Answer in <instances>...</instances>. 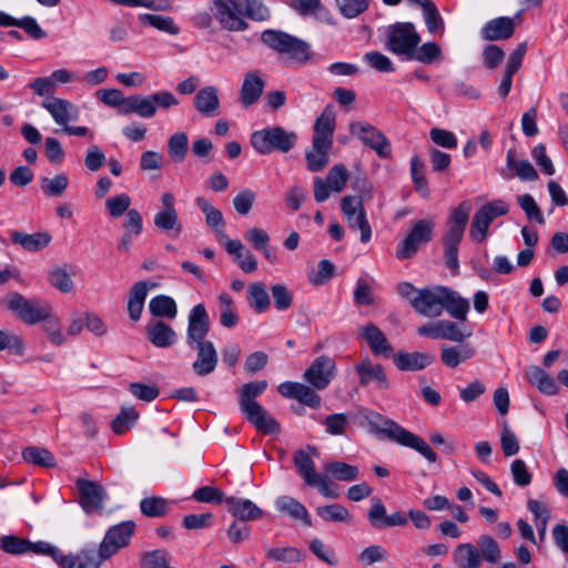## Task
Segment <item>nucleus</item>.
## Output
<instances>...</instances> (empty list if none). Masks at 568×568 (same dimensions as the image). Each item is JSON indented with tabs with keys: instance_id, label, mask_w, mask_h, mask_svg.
Returning a JSON list of instances; mask_svg holds the SVG:
<instances>
[{
	"instance_id": "nucleus-22",
	"label": "nucleus",
	"mask_w": 568,
	"mask_h": 568,
	"mask_svg": "<svg viewBox=\"0 0 568 568\" xmlns=\"http://www.w3.org/2000/svg\"><path fill=\"white\" fill-rule=\"evenodd\" d=\"M365 420L371 426L373 433L382 434L392 442H397L400 436L399 433L404 430L395 420L383 416L378 412L366 409L363 413Z\"/></svg>"
},
{
	"instance_id": "nucleus-11",
	"label": "nucleus",
	"mask_w": 568,
	"mask_h": 568,
	"mask_svg": "<svg viewBox=\"0 0 568 568\" xmlns=\"http://www.w3.org/2000/svg\"><path fill=\"white\" fill-rule=\"evenodd\" d=\"M9 310L16 312L18 316L28 325H34L52 313L51 305L43 300L39 298H26L19 293L11 295L9 303Z\"/></svg>"
},
{
	"instance_id": "nucleus-46",
	"label": "nucleus",
	"mask_w": 568,
	"mask_h": 568,
	"mask_svg": "<svg viewBox=\"0 0 568 568\" xmlns=\"http://www.w3.org/2000/svg\"><path fill=\"white\" fill-rule=\"evenodd\" d=\"M506 163L509 169L515 170L516 175L521 181H536L538 179V173L532 164L527 160L517 161L514 150L507 152Z\"/></svg>"
},
{
	"instance_id": "nucleus-24",
	"label": "nucleus",
	"mask_w": 568,
	"mask_h": 568,
	"mask_svg": "<svg viewBox=\"0 0 568 568\" xmlns=\"http://www.w3.org/2000/svg\"><path fill=\"white\" fill-rule=\"evenodd\" d=\"M155 287L156 283L148 281H139L133 284L128 298V313L131 321L138 322L141 318L148 291Z\"/></svg>"
},
{
	"instance_id": "nucleus-30",
	"label": "nucleus",
	"mask_w": 568,
	"mask_h": 568,
	"mask_svg": "<svg viewBox=\"0 0 568 568\" xmlns=\"http://www.w3.org/2000/svg\"><path fill=\"white\" fill-rule=\"evenodd\" d=\"M475 354V348L468 343L456 346L443 345L440 347V361L449 368H456L462 363L473 358Z\"/></svg>"
},
{
	"instance_id": "nucleus-62",
	"label": "nucleus",
	"mask_w": 568,
	"mask_h": 568,
	"mask_svg": "<svg viewBox=\"0 0 568 568\" xmlns=\"http://www.w3.org/2000/svg\"><path fill=\"white\" fill-rule=\"evenodd\" d=\"M49 283L63 293H69L73 290L74 284L68 274L67 270L60 266L53 267L48 274Z\"/></svg>"
},
{
	"instance_id": "nucleus-20",
	"label": "nucleus",
	"mask_w": 568,
	"mask_h": 568,
	"mask_svg": "<svg viewBox=\"0 0 568 568\" xmlns=\"http://www.w3.org/2000/svg\"><path fill=\"white\" fill-rule=\"evenodd\" d=\"M41 105L51 114L54 122L63 128L69 122L79 119V108L69 100L50 97L42 101Z\"/></svg>"
},
{
	"instance_id": "nucleus-48",
	"label": "nucleus",
	"mask_w": 568,
	"mask_h": 568,
	"mask_svg": "<svg viewBox=\"0 0 568 568\" xmlns=\"http://www.w3.org/2000/svg\"><path fill=\"white\" fill-rule=\"evenodd\" d=\"M139 19L143 24H148L172 36H175L180 32V28L175 24L171 17L142 13L139 16Z\"/></svg>"
},
{
	"instance_id": "nucleus-52",
	"label": "nucleus",
	"mask_w": 568,
	"mask_h": 568,
	"mask_svg": "<svg viewBox=\"0 0 568 568\" xmlns=\"http://www.w3.org/2000/svg\"><path fill=\"white\" fill-rule=\"evenodd\" d=\"M0 549L10 555H23L30 550V540L16 535L0 537Z\"/></svg>"
},
{
	"instance_id": "nucleus-36",
	"label": "nucleus",
	"mask_w": 568,
	"mask_h": 568,
	"mask_svg": "<svg viewBox=\"0 0 568 568\" xmlns=\"http://www.w3.org/2000/svg\"><path fill=\"white\" fill-rule=\"evenodd\" d=\"M399 435L400 436L396 442L397 444L416 450L429 463H435L437 460V454L420 436L405 428L399 433Z\"/></svg>"
},
{
	"instance_id": "nucleus-3",
	"label": "nucleus",
	"mask_w": 568,
	"mask_h": 568,
	"mask_svg": "<svg viewBox=\"0 0 568 568\" xmlns=\"http://www.w3.org/2000/svg\"><path fill=\"white\" fill-rule=\"evenodd\" d=\"M211 11L220 27L230 32L247 30V19L266 21L271 18L263 0H213Z\"/></svg>"
},
{
	"instance_id": "nucleus-23",
	"label": "nucleus",
	"mask_w": 568,
	"mask_h": 568,
	"mask_svg": "<svg viewBox=\"0 0 568 568\" xmlns=\"http://www.w3.org/2000/svg\"><path fill=\"white\" fill-rule=\"evenodd\" d=\"M515 32V21L509 17H498L487 21L480 30V37L486 41L507 40Z\"/></svg>"
},
{
	"instance_id": "nucleus-14",
	"label": "nucleus",
	"mask_w": 568,
	"mask_h": 568,
	"mask_svg": "<svg viewBox=\"0 0 568 568\" xmlns=\"http://www.w3.org/2000/svg\"><path fill=\"white\" fill-rule=\"evenodd\" d=\"M134 530L135 524L132 520L122 521L109 528L100 544L102 557L111 558L121 548L126 547L134 534Z\"/></svg>"
},
{
	"instance_id": "nucleus-2",
	"label": "nucleus",
	"mask_w": 568,
	"mask_h": 568,
	"mask_svg": "<svg viewBox=\"0 0 568 568\" xmlns=\"http://www.w3.org/2000/svg\"><path fill=\"white\" fill-rule=\"evenodd\" d=\"M412 307L426 317H438L446 311L459 321H465L469 311V303L456 291L437 285L425 287L410 298Z\"/></svg>"
},
{
	"instance_id": "nucleus-44",
	"label": "nucleus",
	"mask_w": 568,
	"mask_h": 568,
	"mask_svg": "<svg viewBox=\"0 0 568 568\" xmlns=\"http://www.w3.org/2000/svg\"><path fill=\"white\" fill-rule=\"evenodd\" d=\"M333 144L321 148L315 144V140L312 141V150L306 152V166L311 172L322 171L328 163V151Z\"/></svg>"
},
{
	"instance_id": "nucleus-34",
	"label": "nucleus",
	"mask_w": 568,
	"mask_h": 568,
	"mask_svg": "<svg viewBox=\"0 0 568 568\" xmlns=\"http://www.w3.org/2000/svg\"><path fill=\"white\" fill-rule=\"evenodd\" d=\"M10 237L13 244H18L29 252H38L44 248L51 241V236L45 232L27 234L20 231H12Z\"/></svg>"
},
{
	"instance_id": "nucleus-51",
	"label": "nucleus",
	"mask_w": 568,
	"mask_h": 568,
	"mask_svg": "<svg viewBox=\"0 0 568 568\" xmlns=\"http://www.w3.org/2000/svg\"><path fill=\"white\" fill-rule=\"evenodd\" d=\"M304 552L296 547L270 548L266 551V558L272 561L285 564L301 562L304 559Z\"/></svg>"
},
{
	"instance_id": "nucleus-13",
	"label": "nucleus",
	"mask_w": 568,
	"mask_h": 568,
	"mask_svg": "<svg viewBox=\"0 0 568 568\" xmlns=\"http://www.w3.org/2000/svg\"><path fill=\"white\" fill-rule=\"evenodd\" d=\"M349 132L357 136L366 146L371 148L376 154L386 159L392 153L390 143L382 131L367 122H354L349 124Z\"/></svg>"
},
{
	"instance_id": "nucleus-27",
	"label": "nucleus",
	"mask_w": 568,
	"mask_h": 568,
	"mask_svg": "<svg viewBox=\"0 0 568 568\" xmlns=\"http://www.w3.org/2000/svg\"><path fill=\"white\" fill-rule=\"evenodd\" d=\"M145 333L148 339L160 348H166L174 345L178 341V334L168 324L162 321H153L146 324Z\"/></svg>"
},
{
	"instance_id": "nucleus-61",
	"label": "nucleus",
	"mask_w": 568,
	"mask_h": 568,
	"mask_svg": "<svg viewBox=\"0 0 568 568\" xmlns=\"http://www.w3.org/2000/svg\"><path fill=\"white\" fill-rule=\"evenodd\" d=\"M42 328L48 336L49 341L54 346H61L65 343V336L61 331V323L57 316H53L52 313L48 316V318L43 320Z\"/></svg>"
},
{
	"instance_id": "nucleus-60",
	"label": "nucleus",
	"mask_w": 568,
	"mask_h": 568,
	"mask_svg": "<svg viewBox=\"0 0 568 568\" xmlns=\"http://www.w3.org/2000/svg\"><path fill=\"white\" fill-rule=\"evenodd\" d=\"M131 197L126 193H121L115 196H111L105 201V209L112 219H118L130 209Z\"/></svg>"
},
{
	"instance_id": "nucleus-32",
	"label": "nucleus",
	"mask_w": 568,
	"mask_h": 568,
	"mask_svg": "<svg viewBox=\"0 0 568 568\" xmlns=\"http://www.w3.org/2000/svg\"><path fill=\"white\" fill-rule=\"evenodd\" d=\"M264 81L260 77L257 71H250L245 74L240 100L244 106L254 104L262 95L264 89Z\"/></svg>"
},
{
	"instance_id": "nucleus-35",
	"label": "nucleus",
	"mask_w": 568,
	"mask_h": 568,
	"mask_svg": "<svg viewBox=\"0 0 568 568\" xmlns=\"http://www.w3.org/2000/svg\"><path fill=\"white\" fill-rule=\"evenodd\" d=\"M481 557L476 545L464 542L454 550V562L457 568H480Z\"/></svg>"
},
{
	"instance_id": "nucleus-40",
	"label": "nucleus",
	"mask_w": 568,
	"mask_h": 568,
	"mask_svg": "<svg viewBox=\"0 0 568 568\" xmlns=\"http://www.w3.org/2000/svg\"><path fill=\"white\" fill-rule=\"evenodd\" d=\"M294 465L300 476L308 484H315L320 475L315 470V464L311 454L304 449H297L293 456Z\"/></svg>"
},
{
	"instance_id": "nucleus-57",
	"label": "nucleus",
	"mask_w": 568,
	"mask_h": 568,
	"mask_svg": "<svg viewBox=\"0 0 568 568\" xmlns=\"http://www.w3.org/2000/svg\"><path fill=\"white\" fill-rule=\"evenodd\" d=\"M349 179L348 170L344 164L333 165L324 180L333 192L339 193L344 190Z\"/></svg>"
},
{
	"instance_id": "nucleus-19",
	"label": "nucleus",
	"mask_w": 568,
	"mask_h": 568,
	"mask_svg": "<svg viewBox=\"0 0 568 568\" xmlns=\"http://www.w3.org/2000/svg\"><path fill=\"white\" fill-rule=\"evenodd\" d=\"M354 369L359 377V385L365 387L375 383L378 389H387L389 382L384 367L381 364H374L369 357H364L354 365Z\"/></svg>"
},
{
	"instance_id": "nucleus-9",
	"label": "nucleus",
	"mask_w": 568,
	"mask_h": 568,
	"mask_svg": "<svg viewBox=\"0 0 568 568\" xmlns=\"http://www.w3.org/2000/svg\"><path fill=\"white\" fill-rule=\"evenodd\" d=\"M509 212V204L501 199L493 200L481 205L474 214L469 236L475 243L486 241L489 226L497 217L504 216Z\"/></svg>"
},
{
	"instance_id": "nucleus-18",
	"label": "nucleus",
	"mask_w": 568,
	"mask_h": 568,
	"mask_svg": "<svg viewBox=\"0 0 568 568\" xmlns=\"http://www.w3.org/2000/svg\"><path fill=\"white\" fill-rule=\"evenodd\" d=\"M210 332V316L205 305L200 303L194 305L187 317L186 345L199 341H205Z\"/></svg>"
},
{
	"instance_id": "nucleus-12",
	"label": "nucleus",
	"mask_w": 568,
	"mask_h": 568,
	"mask_svg": "<svg viewBox=\"0 0 568 568\" xmlns=\"http://www.w3.org/2000/svg\"><path fill=\"white\" fill-rule=\"evenodd\" d=\"M75 487L79 495V504L87 515L101 514L103 511L108 494L101 484L78 478Z\"/></svg>"
},
{
	"instance_id": "nucleus-59",
	"label": "nucleus",
	"mask_w": 568,
	"mask_h": 568,
	"mask_svg": "<svg viewBox=\"0 0 568 568\" xmlns=\"http://www.w3.org/2000/svg\"><path fill=\"white\" fill-rule=\"evenodd\" d=\"M197 207L204 213L205 222L210 227L224 226L222 212L214 207L205 197L195 199Z\"/></svg>"
},
{
	"instance_id": "nucleus-38",
	"label": "nucleus",
	"mask_w": 568,
	"mask_h": 568,
	"mask_svg": "<svg viewBox=\"0 0 568 568\" xmlns=\"http://www.w3.org/2000/svg\"><path fill=\"white\" fill-rule=\"evenodd\" d=\"M276 508L281 513L287 514L293 519L302 520L306 526L312 525L311 516L306 507L290 496H282L276 500Z\"/></svg>"
},
{
	"instance_id": "nucleus-55",
	"label": "nucleus",
	"mask_w": 568,
	"mask_h": 568,
	"mask_svg": "<svg viewBox=\"0 0 568 568\" xmlns=\"http://www.w3.org/2000/svg\"><path fill=\"white\" fill-rule=\"evenodd\" d=\"M442 58V50L435 42H426L422 47H417L409 55L408 60H416L418 62L430 64Z\"/></svg>"
},
{
	"instance_id": "nucleus-63",
	"label": "nucleus",
	"mask_w": 568,
	"mask_h": 568,
	"mask_svg": "<svg viewBox=\"0 0 568 568\" xmlns=\"http://www.w3.org/2000/svg\"><path fill=\"white\" fill-rule=\"evenodd\" d=\"M371 0H336V4L343 17L353 19L368 9Z\"/></svg>"
},
{
	"instance_id": "nucleus-39",
	"label": "nucleus",
	"mask_w": 568,
	"mask_h": 568,
	"mask_svg": "<svg viewBox=\"0 0 568 568\" xmlns=\"http://www.w3.org/2000/svg\"><path fill=\"white\" fill-rule=\"evenodd\" d=\"M153 221L158 230L170 236L178 237L182 233L178 211L160 210Z\"/></svg>"
},
{
	"instance_id": "nucleus-41",
	"label": "nucleus",
	"mask_w": 568,
	"mask_h": 568,
	"mask_svg": "<svg viewBox=\"0 0 568 568\" xmlns=\"http://www.w3.org/2000/svg\"><path fill=\"white\" fill-rule=\"evenodd\" d=\"M149 311L155 317H176L178 307L175 301L168 295H156L149 303Z\"/></svg>"
},
{
	"instance_id": "nucleus-21",
	"label": "nucleus",
	"mask_w": 568,
	"mask_h": 568,
	"mask_svg": "<svg viewBox=\"0 0 568 568\" xmlns=\"http://www.w3.org/2000/svg\"><path fill=\"white\" fill-rule=\"evenodd\" d=\"M278 393L286 398H294L300 403L317 408L321 405V396L315 388L297 382H283L277 387Z\"/></svg>"
},
{
	"instance_id": "nucleus-1",
	"label": "nucleus",
	"mask_w": 568,
	"mask_h": 568,
	"mask_svg": "<svg viewBox=\"0 0 568 568\" xmlns=\"http://www.w3.org/2000/svg\"><path fill=\"white\" fill-rule=\"evenodd\" d=\"M97 95L105 105L116 108L118 113H134L143 119L153 118L158 109L168 111L180 103L170 91H158L148 95L133 94L124 97L119 89H102L97 92Z\"/></svg>"
},
{
	"instance_id": "nucleus-31",
	"label": "nucleus",
	"mask_w": 568,
	"mask_h": 568,
	"mask_svg": "<svg viewBox=\"0 0 568 568\" xmlns=\"http://www.w3.org/2000/svg\"><path fill=\"white\" fill-rule=\"evenodd\" d=\"M394 364L399 371H420L434 362V356L423 352H397L394 357Z\"/></svg>"
},
{
	"instance_id": "nucleus-58",
	"label": "nucleus",
	"mask_w": 568,
	"mask_h": 568,
	"mask_svg": "<svg viewBox=\"0 0 568 568\" xmlns=\"http://www.w3.org/2000/svg\"><path fill=\"white\" fill-rule=\"evenodd\" d=\"M423 17L425 24L427 27V30L432 34L444 33L445 30V23L444 19L440 16L437 7L433 2L432 4L427 6L425 9H423Z\"/></svg>"
},
{
	"instance_id": "nucleus-33",
	"label": "nucleus",
	"mask_w": 568,
	"mask_h": 568,
	"mask_svg": "<svg viewBox=\"0 0 568 568\" xmlns=\"http://www.w3.org/2000/svg\"><path fill=\"white\" fill-rule=\"evenodd\" d=\"M225 250L233 255L241 270L252 273L257 268L255 256L242 244L240 240H227Z\"/></svg>"
},
{
	"instance_id": "nucleus-5",
	"label": "nucleus",
	"mask_w": 568,
	"mask_h": 568,
	"mask_svg": "<svg viewBox=\"0 0 568 568\" xmlns=\"http://www.w3.org/2000/svg\"><path fill=\"white\" fill-rule=\"evenodd\" d=\"M470 211L469 201H463L454 209L449 216L448 229L443 236L445 264L453 273H457L459 268L458 246L463 240Z\"/></svg>"
},
{
	"instance_id": "nucleus-8",
	"label": "nucleus",
	"mask_w": 568,
	"mask_h": 568,
	"mask_svg": "<svg viewBox=\"0 0 568 568\" xmlns=\"http://www.w3.org/2000/svg\"><path fill=\"white\" fill-rule=\"evenodd\" d=\"M420 42V37L412 22H396L386 30V49L408 60Z\"/></svg>"
},
{
	"instance_id": "nucleus-43",
	"label": "nucleus",
	"mask_w": 568,
	"mask_h": 568,
	"mask_svg": "<svg viewBox=\"0 0 568 568\" xmlns=\"http://www.w3.org/2000/svg\"><path fill=\"white\" fill-rule=\"evenodd\" d=\"M23 459L32 465L52 468L57 465L54 456L47 448L29 446L22 452Z\"/></svg>"
},
{
	"instance_id": "nucleus-50",
	"label": "nucleus",
	"mask_w": 568,
	"mask_h": 568,
	"mask_svg": "<svg viewBox=\"0 0 568 568\" xmlns=\"http://www.w3.org/2000/svg\"><path fill=\"white\" fill-rule=\"evenodd\" d=\"M189 150V138L184 132L172 134L168 141V153L174 162H182Z\"/></svg>"
},
{
	"instance_id": "nucleus-17",
	"label": "nucleus",
	"mask_w": 568,
	"mask_h": 568,
	"mask_svg": "<svg viewBox=\"0 0 568 568\" xmlns=\"http://www.w3.org/2000/svg\"><path fill=\"white\" fill-rule=\"evenodd\" d=\"M367 518L374 528L381 530L396 526H406L408 523V513L395 511L392 515H387L383 501L378 497H374Z\"/></svg>"
},
{
	"instance_id": "nucleus-45",
	"label": "nucleus",
	"mask_w": 568,
	"mask_h": 568,
	"mask_svg": "<svg viewBox=\"0 0 568 568\" xmlns=\"http://www.w3.org/2000/svg\"><path fill=\"white\" fill-rule=\"evenodd\" d=\"M141 513L146 517H163L170 510V501L163 497H144L140 501Z\"/></svg>"
},
{
	"instance_id": "nucleus-25",
	"label": "nucleus",
	"mask_w": 568,
	"mask_h": 568,
	"mask_svg": "<svg viewBox=\"0 0 568 568\" xmlns=\"http://www.w3.org/2000/svg\"><path fill=\"white\" fill-rule=\"evenodd\" d=\"M359 335L366 341L374 356L387 357L393 352L385 334L375 324L369 323L361 327Z\"/></svg>"
},
{
	"instance_id": "nucleus-10",
	"label": "nucleus",
	"mask_w": 568,
	"mask_h": 568,
	"mask_svg": "<svg viewBox=\"0 0 568 568\" xmlns=\"http://www.w3.org/2000/svg\"><path fill=\"white\" fill-rule=\"evenodd\" d=\"M434 227L433 220L416 221L405 239L397 244L396 257L400 261L413 258L422 245L432 241Z\"/></svg>"
},
{
	"instance_id": "nucleus-54",
	"label": "nucleus",
	"mask_w": 568,
	"mask_h": 568,
	"mask_svg": "<svg viewBox=\"0 0 568 568\" xmlns=\"http://www.w3.org/2000/svg\"><path fill=\"white\" fill-rule=\"evenodd\" d=\"M138 417L139 414L134 407L123 406L119 415L112 422L113 432L118 435L124 434L135 424Z\"/></svg>"
},
{
	"instance_id": "nucleus-37",
	"label": "nucleus",
	"mask_w": 568,
	"mask_h": 568,
	"mask_svg": "<svg viewBox=\"0 0 568 568\" xmlns=\"http://www.w3.org/2000/svg\"><path fill=\"white\" fill-rule=\"evenodd\" d=\"M526 378L531 385L536 386L546 395H555L559 390L556 381L546 371L538 366L529 367L526 372Z\"/></svg>"
},
{
	"instance_id": "nucleus-42",
	"label": "nucleus",
	"mask_w": 568,
	"mask_h": 568,
	"mask_svg": "<svg viewBox=\"0 0 568 568\" xmlns=\"http://www.w3.org/2000/svg\"><path fill=\"white\" fill-rule=\"evenodd\" d=\"M247 300L250 306L256 313H263L270 307V296L266 291V287L261 282H255L248 285L247 287Z\"/></svg>"
},
{
	"instance_id": "nucleus-29",
	"label": "nucleus",
	"mask_w": 568,
	"mask_h": 568,
	"mask_svg": "<svg viewBox=\"0 0 568 568\" xmlns=\"http://www.w3.org/2000/svg\"><path fill=\"white\" fill-rule=\"evenodd\" d=\"M227 511L241 521L257 520L263 516V510L252 500L237 497H226Z\"/></svg>"
},
{
	"instance_id": "nucleus-56",
	"label": "nucleus",
	"mask_w": 568,
	"mask_h": 568,
	"mask_svg": "<svg viewBox=\"0 0 568 568\" xmlns=\"http://www.w3.org/2000/svg\"><path fill=\"white\" fill-rule=\"evenodd\" d=\"M316 514L325 521L346 523L349 520V511L341 504L317 507Z\"/></svg>"
},
{
	"instance_id": "nucleus-53",
	"label": "nucleus",
	"mask_w": 568,
	"mask_h": 568,
	"mask_svg": "<svg viewBox=\"0 0 568 568\" xmlns=\"http://www.w3.org/2000/svg\"><path fill=\"white\" fill-rule=\"evenodd\" d=\"M69 185V179L65 173H59L53 178H43L41 189L47 196H61Z\"/></svg>"
},
{
	"instance_id": "nucleus-47",
	"label": "nucleus",
	"mask_w": 568,
	"mask_h": 568,
	"mask_svg": "<svg viewBox=\"0 0 568 568\" xmlns=\"http://www.w3.org/2000/svg\"><path fill=\"white\" fill-rule=\"evenodd\" d=\"M481 560L489 564H497L500 560L501 551L498 542L489 535H481L476 542Z\"/></svg>"
},
{
	"instance_id": "nucleus-64",
	"label": "nucleus",
	"mask_w": 568,
	"mask_h": 568,
	"mask_svg": "<svg viewBox=\"0 0 568 568\" xmlns=\"http://www.w3.org/2000/svg\"><path fill=\"white\" fill-rule=\"evenodd\" d=\"M108 559L109 558L102 557L101 546L99 547L98 552L93 549H85L75 556L78 568H100L102 562Z\"/></svg>"
},
{
	"instance_id": "nucleus-49",
	"label": "nucleus",
	"mask_w": 568,
	"mask_h": 568,
	"mask_svg": "<svg viewBox=\"0 0 568 568\" xmlns=\"http://www.w3.org/2000/svg\"><path fill=\"white\" fill-rule=\"evenodd\" d=\"M324 468L329 475L341 481H353L359 476V469L357 466L343 462H329Z\"/></svg>"
},
{
	"instance_id": "nucleus-4",
	"label": "nucleus",
	"mask_w": 568,
	"mask_h": 568,
	"mask_svg": "<svg viewBox=\"0 0 568 568\" xmlns=\"http://www.w3.org/2000/svg\"><path fill=\"white\" fill-rule=\"evenodd\" d=\"M266 388V381L244 384L239 394L240 410L256 430L266 435H278L281 433L280 423L255 400Z\"/></svg>"
},
{
	"instance_id": "nucleus-28",
	"label": "nucleus",
	"mask_w": 568,
	"mask_h": 568,
	"mask_svg": "<svg viewBox=\"0 0 568 568\" xmlns=\"http://www.w3.org/2000/svg\"><path fill=\"white\" fill-rule=\"evenodd\" d=\"M194 106L205 118L217 115L220 109L217 88L207 85L200 89L194 97Z\"/></svg>"
},
{
	"instance_id": "nucleus-16",
	"label": "nucleus",
	"mask_w": 568,
	"mask_h": 568,
	"mask_svg": "<svg viewBox=\"0 0 568 568\" xmlns=\"http://www.w3.org/2000/svg\"><path fill=\"white\" fill-rule=\"evenodd\" d=\"M187 347L196 353V358L192 363V369L197 376H207L212 374L219 362V355L213 342L205 339L191 343Z\"/></svg>"
},
{
	"instance_id": "nucleus-26",
	"label": "nucleus",
	"mask_w": 568,
	"mask_h": 568,
	"mask_svg": "<svg viewBox=\"0 0 568 568\" xmlns=\"http://www.w3.org/2000/svg\"><path fill=\"white\" fill-rule=\"evenodd\" d=\"M335 130V113L331 106H326L314 124V135L316 146H326L333 144V134Z\"/></svg>"
},
{
	"instance_id": "nucleus-6",
	"label": "nucleus",
	"mask_w": 568,
	"mask_h": 568,
	"mask_svg": "<svg viewBox=\"0 0 568 568\" xmlns=\"http://www.w3.org/2000/svg\"><path fill=\"white\" fill-rule=\"evenodd\" d=\"M262 42L280 54L287 55L297 63H306L311 60V45L302 39L281 30L267 29L261 34Z\"/></svg>"
},
{
	"instance_id": "nucleus-7",
	"label": "nucleus",
	"mask_w": 568,
	"mask_h": 568,
	"mask_svg": "<svg viewBox=\"0 0 568 568\" xmlns=\"http://www.w3.org/2000/svg\"><path fill=\"white\" fill-rule=\"evenodd\" d=\"M296 143L297 134L294 131L277 125L255 131L251 136L252 146L262 155L271 154L274 151L287 153Z\"/></svg>"
},
{
	"instance_id": "nucleus-15",
	"label": "nucleus",
	"mask_w": 568,
	"mask_h": 568,
	"mask_svg": "<svg viewBox=\"0 0 568 568\" xmlns=\"http://www.w3.org/2000/svg\"><path fill=\"white\" fill-rule=\"evenodd\" d=\"M335 375V361L327 355H321L316 357L304 372L303 378L315 389L323 390L329 385Z\"/></svg>"
}]
</instances>
